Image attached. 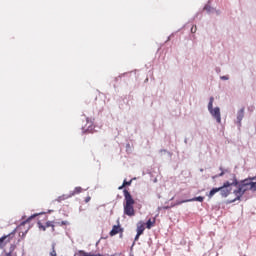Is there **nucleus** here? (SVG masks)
Here are the masks:
<instances>
[{
  "label": "nucleus",
  "mask_w": 256,
  "mask_h": 256,
  "mask_svg": "<svg viewBox=\"0 0 256 256\" xmlns=\"http://www.w3.org/2000/svg\"><path fill=\"white\" fill-rule=\"evenodd\" d=\"M131 183H133V180H130V181L124 180L123 184L118 188L119 191H121L124 187L131 185Z\"/></svg>",
  "instance_id": "f8f14e48"
},
{
  "label": "nucleus",
  "mask_w": 256,
  "mask_h": 256,
  "mask_svg": "<svg viewBox=\"0 0 256 256\" xmlns=\"http://www.w3.org/2000/svg\"><path fill=\"white\" fill-rule=\"evenodd\" d=\"M153 225H155V219H154V220L149 219V220L146 222V228H147V229H151V227H153Z\"/></svg>",
  "instance_id": "2eb2a0df"
},
{
  "label": "nucleus",
  "mask_w": 256,
  "mask_h": 256,
  "mask_svg": "<svg viewBox=\"0 0 256 256\" xmlns=\"http://www.w3.org/2000/svg\"><path fill=\"white\" fill-rule=\"evenodd\" d=\"M220 171L222 172L218 175V177H223V175H225V171H223V168H220Z\"/></svg>",
  "instance_id": "4be33fe9"
},
{
  "label": "nucleus",
  "mask_w": 256,
  "mask_h": 256,
  "mask_svg": "<svg viewBox=\"0 0 256 256\" xmlns=\"http://www.w3.org/2000/svg\"><path fill=\"white\" fill-rule=\"evenodd\" d=\"M209 113L216 119L217 123H221V109L219 107L216 108H208Z\"/></svg>",
  "instance_id": "20e7f679"
},
{
  "label": "nucleus",
  "mask_w": 256,
  "mask_h": 256,
  "mask_svg": "<svg viewBox=\"0 0 256 256\" xmlns=\"http://www.w3.org/2000/svg\"><path fill=\"white\" fill-rule=\"evenodd\" d=\"M51 256H57V252L55 251V245L52 246V251L50 252Z\"/></svg>",
  "instance_id": "6ab92c4d"
},
{
  "label": "nucleus",
  "mask_w": 256,
  "mask_h": 256,
  "mask_svg": "<svg viewBox=\"0 0 256 256\" xmlns=\"http://www.w3.org/2000/svg\"><path fill=\"white\" fill-rule=\"evenodd\" d=\"M237 183V185H234V187H237V189L234 190V195L236 198L233 200V202L240 201L243 195H245L246 191H251V179H245L240 183L237 181Z\"/></svg>",
  "instance_id": "f03ea898"
},
{
  "label": "nucleus",
  "mask_w": 256,
  "mask_h": 256,
  "mask_svg": "<svg viewBox=\"0 0 256 256\" xmlns=\"http://www.w3.org/2000/svg\"><path fill=\"white\" fill-rule=\"evenodd\" d=\"M216 193H219V188H213L209 194H208V197L209 199H211Z\"/></svg>",
  "instance_id": "4468645a"
},
{
  "label": "nucleus",
  "mask_w": 256,
  "mask_h": 256,
  "mask_svg": "<svg viewBox=\"0 0 256 256\" xmlns=\"http://www.w3.org/2000/svg\"><path fill=\"white\" fill-rule=\"evenodd\" d=\"M47 227H51L52 231H55V221H48L46 222V225L43 226L40 224L39 228L45 231Z\"/></svg>",
  "instance_id": "0eeeda50"
},
{
  "label": "nucleus",
  "mask_w": 256,
  "mask_h": 256,
  "mask_svg": "<svg viewBox=\"0 0 256 256\" xmlns=\"http://www.w3.org/2000/svg\"><path fill=\"white\" fill-rule=\"evenodd\" d=\"M183 203H189V201L187 200L178 201L174 205H183Z\"/></svg>",
  "instance_id": "aec40b11"
},
{
  "label": "nucleus",
  "mask_w": 256,
  "mask_h": 256,
  "mask_svg": "<svg viewBox=\"0 0 256 256\" xmlns=\"http://www.w3.org/2000/svg\"><path fill=\"white\" fill-rule=\"evenodd\" d=\"M54 225L55 227H63V225H69V222L68 221H54Z\"/></svg>",
  "instance_id": "ddd939ff"
},
{
  "label": "nucleus",
  "mask_w": 256,
  "mask_h": 256,
  "mask_svg": "<svg viewBox=\"0 0 256 256\" xmlns=\"http://www.w3.org/2000/svg\"><path fill=\"white\" fill-rule=\"evenodd\" d=\"M31 219H33V216L29 217V218L26 220V222L29 223V221H30Z\"/></svg>",
  "instance_id": "a878e982"
},
{
  "label": "nucleus",
  "mask_w": 256,
  "mask_h": 256,
  "mask_svg": "<svg viewBox=\"0 0 256 256\" xmlns=\"http://www.w3.org/2000/svg\"><path fill=\"white\" fill-rule=\"evenodd\" d=\"M145 231V223L143 221H140L137 223V233L138 235H142Z\"/></svg>",
  "instance_id": "6e6552de"
},
{
  "label": "nucleus",
  "mask_w": 256,
  "mask_h": 256,
  "mask_svg": "<svg viewBox=\"0 0 256 256\" xmlns=\"http://www.w3.org/2000/svg\"><path fill=\"white\" fill-rule=\"evenodd\" d=\"M222 79H225V80H227V77H226V76H223V77H222Z\"/></svg>",
  "instance_id": "bb28decb"
},
{
  "label": "nucleus",
  "mask_w": 256,
  "mask_h": 256,
  "mask_svg": "<svg viewBox=\"0 0 256 256\" xmlns=\"http://www.w3.org/2000/svg\"><path fill=\"white\" fill-rule=\"evenodd\" d=\"M139 237H141V234H139V233L137 232V234H136V236H135V241H138V240H139Z\"/></svg>",
  "instance_id": "5701e85b"
},
{
  "label": "nucleus",
  "mask_w": 256,
  "mask_h": 256,
  "mask_svg": "<svg viewBox=\"0 0 256 256\" xmlns=\"http://www.w3.org/2000/svg\"><path fill=\"white\" fill-rule=\"evenodd\" d=\"M82 191H83V188H81L80 186H78V187H76V188L74 189V191L71 192L69 195H70V197H73V196H75V195H79V193H81Z\"/></svg>",
  "instance_id": "9b49d317"
},
{
  "label": "nucleus",
  "mask_w": 256,
  "mask_h": 256,
  "mask_svg": "<svg viewBox=\"0 0 256 256\" xmlns=\"http://www.w3.org/2000/svg\"><path fill=\"white\" fill-rule=\"evenodd\" d=\"M91 201V197H87L86 199H85V202L86 203H89Z\"/></svg>",
  "instance_id": "393cba45"
},
{
  "label": "nucleus",
  "mask_w": 256,
  "mask_h": 256,
  "mask_svg": "<svg viewBox=\"0 0 256 256\" xmlns=\"http://www.w3.org/2000/svg\"><path fill=\"white\" fill-rule=\"evenodd\" d=\"M118 233H123V228L120 225H114L112 230L110 231V237H115Z\"/></svg>",
  "instance_id": "423d86ee"
},
{
  "label": "nucleus",
  "mask_w": 256,
  "mask_h": 256,
  "mask_svg": "<svg viewBox=\"0 0 256 256\" xmlns=\"http://www.w3.org/2000/svg\"><path fill=\"white\" fill-rule=\"evenodd\" d=\"M5 256H15V255H13V251H10V252L6 253Z\"/></svg>",
  "instance_id": "b1692460"
},
{
  "label": "nucleus",
  "mask_w": 256,
  "mask_h": 256,
  "mask_svg": "<svg viewBox=\"0 0 256 256\" xmlns=\"http://www.w3.org/2000/svg\"><path fill=\"white\" fill-rule=\"evenodd\" d=\"M204 11H207L208 13H215V9L212 8V7L209 6V5H206V6L204 7Z\"/></svg>",
  "instance_id": "f3484780"
},
{
  "label": "nucleus",
  "mask_w": 256,
  "mask_h": 256,
  "mask_svg": "<svg viewBox=\"0 0 256 256\" xmlns=\"http://www.w3.org/2000/svg\"><path fill=\"white\" fill-rule=\"evenodd\" d=\"M213 101H215V98L210 97L209 103H208V109H211L213 107Z\"/></svg>",
  "instance_id": "a211bd4d"
},
{
  "label": "nucleus",
  "mask_w": 256,
  "mask_h": 256,
  "mask_svg": "<svg viewBox=\"0 0 256 256\" xmlns=\"http://www.w3.org/2000/svg\"><path fill=\"white\" fill-rule=\"evenodd\" d=\"M256 179V176L255 177H252V180H255Z\"/></svg>",
  "instance_id": "cd10ccee"
},
{
  "label": "nucleus",
  "mask_w": 256,
  "mask_h": 256,
  "mask_svg": "<svg viewBox=\"0 0 256 256\" xmlns=\"http://www.w3.org/2000/svg\"><path fill=\"white\" fill-rule=\"evenodd\" d=\"M15 237V234L11 233L6 236L0 238V245H7V243H11Z\"/></svg>",
  "instance_id": "39448f33"
},
{
  "label": "nucleus",
  "mask_w": 256,
  "mask_h": 256,
  "mask_svg": "<svg viewBox=\"0 0 256 256\" xmlns=\"http://www.w3.org/2000/svg\"><path fill=\"white\" fill-rule=\"evenodd\" d=\"M186 201H188V203H191L193 201H198L199 203H203V201H205V197L198 196V197H194V198L188 199Z\"/></svg>",
  "instance_id": "9d476101"
},
{
  "label": "nucleus",
  "mask_w": 256,
  "mask_h": 256,
  "mask_svg": "<svg viewBox=\"0 0 256 256\" xmlns=\"http://www.w3.org/2000/svg\"><path fill=\"white\" fill-rule=\"evenodd\" d=\"M69 197H71L70 195H62L60 197H58L56 199V201H58V203H61V201H65L66 199H69Z\"/></svg>",
  "instance_id": "dca6fc26"
},
{
  "label": "nucleus",
  "mask_w": 256,
  "mask_h": 256,
  "mask_svg": "<svg viewBox=\"0 0 256 256\" xmlns=\"http://www.w3.org/2000/svg\"><path fill=\"white\" fill-rule=\"evenodd\" d=\"M243 117H245V108H242L238 111V114H237V121H238V124L241 125V121H243Z\"/></svg>",
  "instance_id": "1a4fd4ad"
},
{
  "label": "nucleus",
  "mask_w": 256,
  "mask_h": 256,
  "mask_svg": "<svg viewBox=\"0 0 256 256\" xmlns=\"http://www.w3.org/2000/svg\"><path fill=\"white\" fill-rule=\"evenodd\" d=\"M191 33H197V26H193L191 28Z\"/></svg>",
  "instance_id": "412c9836"
},
{
  "label": "nucleus",
  "mask_w": 256,
  "mask_h": 256,
  "mask_svg": "<svg viewBox=\"0 0 256 256\" xmlns=\"http://www.w3.org/2000/svg\"><path fill=\"white\" fill-rule=\"evenodd\" d=\"M124 215H127V217H135V199H133V196L129 192V190L124 189Z\"/></svg>",
  "instance_id": "f257e3e1"
},
{
  "label": "nucleus",
  "mask_w": 256,
  "mask_h": 256,
  "mask_svg": "<svg viewBox=\"0 0 256 256\" xmlns=\"http://www.w3.org/2000/svg\"><path fill=\"white\" fill-rule=\"evenodd\" d=\"M233 185H238L237 178H235V176L232 182L226 181L223 186L219 187L221 197H229V195H231V191H233L231 188Z\"/></svg>",
  "instance_id": "7ed1b4c3"
}]
</instances>
